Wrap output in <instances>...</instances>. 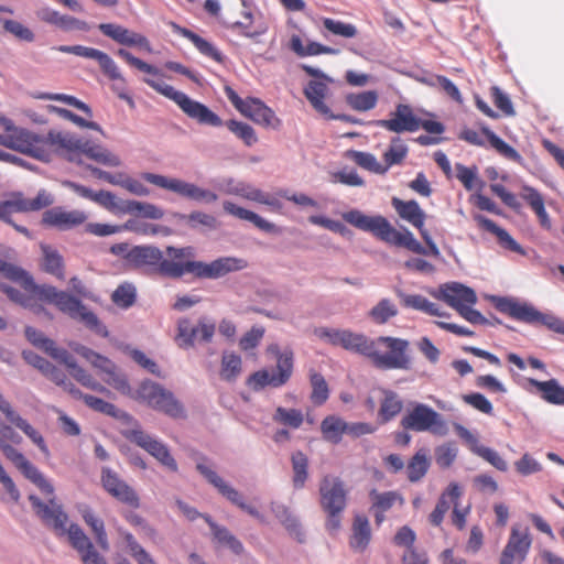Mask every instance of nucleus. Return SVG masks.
I'll return each mask as SVG.
<instances>
[{
    "label": "nucleus",
    "mask_w": 564,
    "mask_h": 564,
    "mask_svg": "<svg viewBox=\"0 0 564 564\" xmlns=\"http://www.w3.org/2000/svg\"><path fill=\"white\" fill-rule=\"evenodd\" d=\"M0 144L8 149L32 156L43 162L62 158L68 162L83 164L84 159L94 160L106 166H119L120 159L93 141L72 132L51 130L47 134H37L23 128L0 113Z\"/></svg>",
    "instance_id": "1"
},
{
    "label": "nucleus",
    "mask_w": 564,
    "mask_h": 564,
    "mask_svg": "<svg viewBox=\"0 0 564 564\" xmlns=\"http://www.w3.org/2000/svg\"><path fill=\"white\" fill-rule=\"evenodd\" d=\"M164 258L163 252L151 246L134 247L129 252V260L138 267H152L167 278L178 279L185 273H192L197 278L217 279L232 271H239L248 267V262L242 258L223 257L210 263L194 261L193 248L167 247Z\"/></svg>",
    "instance_id": "2"
},
{
    "label": "nucleus",
    "mask_w": 564,
    "mask_h": 564,
    "mask_svg": "<svg viewBox=\"0 0 564 564\" xmlns=\"http://www.w3.org/2000/svg\"><path fill=\"white\" fill-rule=\"evenodd\" d=\"M0 274L3 278L18 283L25 292H31L36 299H40L47 304H53L58 311L68 315L73 319L82 322L97 334L101 336L108 335L106 327L100 323L97 315L91 311H88L77 297L65 291L57 290L53 285H37L26 271L2 260H0Z\"/></svg>",
    "instance_id": "3"
},
{
    "label": "nucleus",
    "mask_w": 564,
    "mask_h": 564,
    "mask_svg": "<svg viewBox=\"0 0 564 564\" xmlns=\"http://www.w3.org/2000/svg\"><path fill=\"white\" fill-rule=\"evenodd\" d=\"M343 219L357 229L370 232L377 239L390 246L405 248L416 254H432L434 257L440 254L437 246L432 240L426 229L420 231V234L429 251L415 239L409 229H395L390 221L381 215L368 216L358 209H351L343 214Z\"/></svg>",
    "instance_id": "4"
},
{
    "label": "nucleus",
    "mask_w": 564,
    "mask_h": 564,
    "mask_svg": "<svg viewBox=\"0 0 564 564\" xmlns=\"http://www.w3.org/2000/svg\"><path fill=\"white\" fill-rule=\"evenodd\" d=\"M29 500L42 522L58 535L67 534L70 545L80 555L94 547L91 541L78 524L72 523L68 528L66 527L68 517L63 511L62 506L57 505L53 498L50 499L48 503H44L39 497L31 495Z\"/></svg>",
    "instance_id": "5"
},
{
    "label": "nucleus",
    "mask_w": 564,
    "mask_h": 564,
    "mask_svg": "<svg viewBox=\"0 0 564 564\" xmlns=\"http://www.w3.org/2000/svg\"><path fill=\"white\" fill-rule=\"evenodd\" d=\"M144 83L159 94L173 100L182 111L197 123L209 127H220L223 120L204 104L189 98L185 93L176 90L162 79L144 78Z\"/></svg>",
    "instance_id": "6"
},
{
    "label": "nucleus",
    "mask_w": 564,
    "mask_h": 564,
    "mask_svg": "<svg viewBox=\"0 0 564 564\" xmlns=\"http://www.w3.org/2000/svg\"><path fill=\"white\" fill-rule=\"evenodd\" d=\"M406 339L380 336L371 340L369 359L378 369H409L411 359L408 356Z\"/></svg>",
    "instance_id": "7"
},
{
    "label": "nucleus",
    "mask_w": 564,
    "mask_h": 564,
    "mask_svg": "<svg viewBox=\"0 0 564 564\" xmlns=\"http://www.w3.org/2000/svg\"><path fill=\"white\" fill-rule=\"evenodd\" d=\"M347 490L338 477L325 476L319 484V503L326 513L325 528L335 533L341 527V514L347 507Z\"/></svg>",
    "instance_id": "8"
},
{
    "label": "nucleus",
    "mask_w": 564,
    "mask_h": 564,
    "mask_svg": "<svg viewBox=\"0 0 564 564\" xmlns=\"http://www.w3.org/2000/svg\"><path fill=\"white\" fill-rule=\"evenodd\" d=\"M494 305L500 313L513 319L528 324L543 325L554 333L564 335V319L554 314L542 313L528 303L510 297H495Z\"/></svg>",
    "instance_id": "9"
},
{
    "label": "nucleus",
    "mask_w": 564,
    "mask_h": 564,
    "mask_svg": "<svg viewBox=\"0 0 564 564\" xmlns=\"http://www.w3.org/2000/svg\"><path fill=\"white\" fill-rule=\"evenodd\" d=\"M268 351L276 357L273 372L261 369L251 373L246 383L252 391H261L267 387L280 388L289 382L293 375L294 355L292 350L281 351L278 345H270Z\"/></svg>",
    "instance_id": "10"
},
{
    "label": "nucleus",
    "mask_w": 564,
    "mask_h": 564,
    "mask_svg": "<svg viewBox=\"0 0 564 564\" xmlns=\"http://www.w3.org/2000/svg\"><path fill=\"white\" fill-rule=\"evenodd\" d=\"M400 425L405 431L431 432L436 435L447 434L448 427L443 416L427 404L411 402Z\"/></svg>",
    "instance_id": "11"
},
{
    "label": "nucleus",
    "mask_w": 564,
    "mask_h": 564,
    "mask_svg": "<svg viewBox=\"0 0 564 564\" xmlns=\"http://www.w3.org/2000/svg\"><path fill=\"white\" fill-rule=\"evenodd\" d=\"M138 397L154 410L161 411L172 417H183V405L173 393L151 381H144L138 389Z\"/></svg>",
    "instance_id": "12"
},
{
    "label": "nucleus",
    "mask_w": 564,
    "mask_h": 564,
    "mask_svg": "<svg viewBox=\"0 0 564 564\" xmlns=\"http://www.w3.org/2000/svg\"><path fill=\"white\" fill-rule=\"evenodd\" d=\"M302 69L310 76L323 79V80H311L304 88V95L310 101L312 107L323 117L327 119H345V117L334 116L329 107L325 104L324 99L328 94L327 82L330 79L322 73L319 69L308 65H302Z\"/></svg>",
    "instance_id": "13"
},
{
    "label": "nucleus",
    "mask_w": 564,
    "mask_h": 564,
    "mask_svg": "<svg viewBox=\"0 0 564 564\" xmlns=\"http://www.w3.org/2000/svg\"><path fill=\"white\" fill-rule=\"evenodd\" d=\"M532 536L528 527L514 524L505 545L499 564H522L531 549Z\"/></svg>",
    "instance_id": "14"
},
{
    "label": "nucleus",
    "mask_w": 564,
    "mask_h": 564,
    "mask_svg": "<svg viewBox=\"0 0 564 564\" xmlns=\"http://www.w3.org/2000/svg\"><path fill=\"white\" fill-rule=\"evenodd\" d=\"M127 440L143 448L147 453L159 460L163 466L172 471H177V464L171 455L167 446L161 441L152 437L142 430L133 429L124 433Z\"/></svg>",
    "instance_id": "15"
},
{
    "label": "nucleus",
    "mask_w": 564,
    "mask_h": 564,
    "mask_svg": "<svg viewBox=\"0 0 564 564\" xmlns=\"http://www.w3.org/2000/svg\"><path fill=\"white\" fill-rule=\"evenodd\" d=\"M52 204V198L45 191H41L34 198H26L21 193L13 194L8 200L0 202V219L12 224L13 213L41 210Z\"/></svg>",
    "instance_id": "16"
},
{
    "label": "nucleus",
    "mask_w": 564,
    "mask_h": 564,
    "mask_svg": "<svg viewBox=\"0 0 564 564\" xmlns=\"http://www.w3.org/2000/svg\"><path fill=\"white\" fill-rule=\"evenodd\" d=\"M101 485L118 501L134 509L140 507V498L135 490L112 469L108 467L101 469Z\"/></svg>",
    "instance_id": "17"
},
{
    "label": "nucleus",
    "mask_w": 564,
    "mask_h": 564,
    "mask_svg": "<svg viewBox=\"0 0 564 564\" xmlns=\"http://www.w3.org/2000/svg\"><path fill=\"white\" fill-rule=\"evenodd\" d=\"M85 231L97 237H107L122 231H132L143 236H154L159 234V226L143 223L138 219H129L123 225L88 223L85 226Z\"/></svg>",
    "instance_id": "18"
},
{
    "label": "nucleus",
    "mask_w": 564,
    "mask_h": 564,
    "mask_svg": "<svg viewBox=\"0 0 564 564\" xmlns=\"http://www.w3.org/2000/svg\"><path fill=\"white\" fill-rule=\"evenodd\" d=\"M197 470L207 479L209 484H212L220 495H223L227 500H229L232 505L239 507L241 510L246 511L248 514L260 519V512L252 506L245 503L242 495L229 486L221 477L217 475L216 471L205 466L204 464H197Z\"/></svg>",
    "instance_id": "19"
},
{
    "label": "nucleus",
    "mask_w": 564,
    "mask_h": 564,
    "mask_svg": "<svg viewBox=\"0 0 564 564\" xmlns=\"http://www.w3.org/2000/svg\"><path fill=\"white\" fill-rule=\"evenodd\" d=\"M58 52L74 54L76 56L95 59L98 62L102 73L111 80L122 79L120 70L115 61L105 52L83 45H59Z\"/></svg>",
    "instance_id": "20"
},
{
    "label": "nucleus",
    "mask_w": 564,
    "mask_h": 564,
    "mask_svg": "<svg viewBox=\"0 0 564 564\" xmlns=\"http://www.w3.org/2000/svg\"><path fill=\"white\" fill-rule=\"evenodd\" d=\"M377 126L394 133L415 132L419 130V117L411 106L399 104L391 117L378 120Z\"/></svg>",
    "instance_id": "21"
},
{
    "label": "nucleus",
    "mask_w": 564,
    "mask_h": 564,
    "mask_svg": "<svg viewBox=\"0 0 564 564\" xmlns=\"http://www.w3.org/2000/svg\"><path fill=\"white\" fill-rule=\"evenodd\" d=\"M87 218V214L83 210H65L62 207H54L44 212L42 223L59 230H69L85 224Z\"/></svg>",
    "instance_id": "22"
},
{
    "label": "nucleus",
    "mask_w": 564,
    "mask_h": 564,
    "mask_svg": "<svg viewBox=\"0 0 564 564\" xmlns=\"http://www.w3.org/2000/svg\"><path fill=\"white\" fill-rule=\"evenodd\" d=\"M98 29L104 35L112 39L121 45L137 46L148 53L152 52L150 42L144 35L123 28L122 25L115 23H101Z\"/></svg>",
    "instance_id": "23"
},
{
    "label": "nucleus",
    "mask_w": 564,
    "mask_h": 564,
    "mask_svg": "<svg viewBox=\"0 0 564 564\" xmlns=\"http://www.w3.org/2000/svg\"><path fill=\"white\" fill-rule=\"evenodd\" d=\"M142 178L149 182L150 184L171 191L173 193L178 194L182 197L193 200H197L199 193L202 191V187L193 183H188L180 178L166 177L160 174L143 173Z\"/></svg>",
    "instance_id": "24"
},
{
    "label": "nucleus",
    "mask_w": 564,
    "mask_h": 564,
    "mask_svg": "<svg viewBox=\"0 0 564 564\" xmlns=\"http://www.w3.org/2000/svg\"><path fill=\"white\" fill-rule=\"evenodd\" d=\"M438 299L444 301L458 313L462 308L473 306L477 302L475 291L457 282L442 286L440 289Z\"/></svg>",
    "instance_id": "25"
},
{
    "label": "nucleus",
    "mask_w": 564,
    "mask_h": 564,
    "mask_svg": "<svg viewBox=\"0 0 564 564\" xmlns=\"http://www.w3.org/2000/svg\"><path fill=\"white\" fill-rule=\"evenodd\" d=\"M77 351L95 368H98L107 376L105 378L107 383L113 386L118 390H126L128 388L127 380L117 373L116 365L110 359L86 347H82Z\"/></svg>",
    "instance_id": "26"
},
{
    "label": "nucleus",
    "mask_w": 564,
    "mask_h": 564,
    "mask_svg": "<svg viewBox=\"0 0 564 564\" xmlns=\"http://www.w3.org/2000/svg\"><path fill=\"white\" fill-rule=\"evenodd\" d=\"M241 115L263 128L278 130L282 124L275 112L259 98L248 97V104Z\"/></svg>",
    "instance_id": "27"
},
{
    "label": "nucleus",
    "mask_w": 564,
    "mask_h": 564,
    "mask_svg": "<svg viewBox=\"0 0 564 564\" xmlns=\"http://www.w3.org/2000/svg\"><path fill=\"white\" fill-rule=\"evenodd\" d=\"M0 411L4 414L7 420L20 429L31 441L37 445L40 451L46 456L50 455L48 447L41 435L26 420L22 419L18 412H15L9 401L0 393Z\"/></svg>",
    "instance_id": "28"
},
{
    "label": "nucleus",
    "mask_w": 564,
    "mask_h": 564,
    "mask_svg": "<svg viewBox=\"0 0 564 564\" xmlns=\"http://www.w3.org/2000/svg\"><path fill=\"white\" fill-rule=\"evenodd\" d=\"M369 497L371 500L370 511L377 525H380L386 520L387 511L394 506L403 507L404 505L403 496L395 490L379 492L377 489H372L369 492Z\"/></svg>",
    "instance_id": "29"
},
{
    "label": "nucleus",
    "mask_w": 564,
    "mask_h": 564,
    "mask_svg": "<svg viewBox=\"0 0 564 564\" xmlns=\"http://www.w3.org/2000/svg\"><path fill=\"white\" fill-rule=\"evenodd\" d=\"M215 334V324L199 321L193 326L188 319L178 323V340L181 346H192L196 340L210 341Z\"/></svg>",
    "instance_id": "30"
},
{
    "label": "nucleus",
    "mask_w": 564,
    "mask_h": 564,
    "mask_svg": "<svg viewBox=\"0 0 564 564\" xmlns=\"http://www.w3.org/2000/svg\"><path fill=\"white\" fill-rule=\"evenodd\" d=\"M473 218L479 228L497 237L498 243L501 248L519 253L521 256L527 254L522 246L518 243L506 229L499 227L494 220L480 214L474 215Z\"/></svg>",
    "instance_id": "31"
},
{
    "label": "nucleus",
    "mask_w": 564,
    "mask_h": 564,
    "mask_svg": "<svg viewBox=\"0 0 564 564\" xmlns=\"http://www.w3.org/2000/svg\"><path fill=\"white\" fill-rule=\"evenodd\" d=\"M372 539L371 527L365 514H355L349 535V547L355 553H364Z\"/></svg>",
    "instance_id": "32"
},
{
    "label": "nucleus",
    "mask_w": 564,
    "mask_h": 564,
    "mask_svg": "<svg viewBox=\"0 0 564 564\" xmlns=\"http://www.w3.org/2000/svg\"><path fill=\"white\" fill-rule=\"evenodd\" d=\"M462 496L463 490L460 486L456 482H451L441 494L434 510L430 513V523L434 527H440L451 506H456Z\"/></svg>",
    "instance_id": "33"
},
{
    "label": "nucleus",
    "mask_w": 564,
    "mask_h": 564,
    "mask_svg": "<svg viewBox=\"0 0 564 564\" xmlns=\"http://www.w3.org/2000/svg\"><path fill=\"white\" fill-rule=\"evenodd\" d=\"M392 206L394 207L398 215L414 226L419 231L424 230V223L426 215L420 207L419 203L414 199L402 200L400 198H392Z\"/></svg>",
    "instance_id": "34"
},
{
    "label": "nucleus",
    "mask_w": 564,
    "mask_h": 564,
    "mask_svg": "<svg viewBox=\"0 0 564 564\" xmlns=\"http://www.w3.org/2000/svg\"><path fill=\"white\" fill-rule=\"evenodd\" d=\"M173 30L181 36L189 40L198 50V52L204 56H207L217 63L224 62V56L221 52L217 47H215L210 42L206 41L198 34L175 23H173Z\"/></svg>",
    "instance_id": "35"
},
{
    "label": "nucleus",
    "mask_w": 564,
    "mask_h": 564,
    "mask_svg": "<svg viewBox=\"0 0 564 564\" xmlns=\"http://www.w3.org/2000/svg\"><path fill=\"white\" fill-rule=\"evenodd\" d=\"M529 384L534 387L540 397L547 403L555 405H564V387L560 386L556 379L547 381H539L530 378Z\"/></svg>",
    "instance_id": "36"
},
{
    "label": "nucleus",
    "mask_w": 564,
    "mask_h": 564,
    "mask_svg": "<svg viewBox=\"0 0 564 564\" xmlns=\"http://www.w3.org/2000/svg\"><path fill=\"white\" fill-rule=\"evenodd\" d=\"M223 207L227 214H229L234 217H237L239 219H242V220H248V221L252 223L257 228H259L265 232H274L275 231L274 224L263 219L258 214H256L251 210H248V209L240 207V206H238L231 202H228V200L224 202Z\"/></svg>",
    "instance_id": "37"
},
{
    "label": "nucleus",
    "mask_w": 564,
    "mask_h": 564,
    "mask_svg": "<svg viewBox=\"0 0 564 564\" xmlns=\"http://www.w3.org/2000/svg\"><path fill=\"white\" fill-rule=\"evenodd\" d=\"M0 289L13 302L20 303L24 307L30 308L35 314H45L46 316H48L50 319H52V315L42 305V303H45V302L33 296V294L31 292H26V294H23L19 290H17L12 286H9L7 284H0Z\"/></svg>",
    "instance_id": "38"
},
{
    "label": "nucleus",
    "mask_w": 564,
    "mask_h": 564,
    "mask_svg": "<svg viewBox=\"0 0 564 564\" xmlns=\"http://www.w3.org/2000/svg\"><path fill=\"white\" fill-rule=\"evenodd\" d=\"M522 198L535 213L541 227L550 230L552 223L545 210L543 196L535 188L531 186H523Z\"/></svg>",
    "instance_id": "39"
},
{
    "label": "nucleus",
    "mask_w": 564,
    "mask_h": 564,
    "mask_svg": "<svg viewBox=\"0 0 564 564\" xmlns=\"http://www.w3.org/2000/svg\"><path fill=\"white\" fill-rule=\"evenodd\" d=\"M383 398L380 402L379 419L381 422L387 423L393 420L402 412L403 401L400 395L392 390H382Z\"/></svg>",
    "instance_id": "40"
},
{
    "label": "nucleus",
    "mask_w": 564,
    "mask_h": 564,
    "mask_svg": "<svg viewBox=\"0 0 564 564\" xmlns=\"http://www.w3.org/2000/svg\"><path fill=\"white\" fill-rule=\"evenodd\" d=\"M43 254L42 268L45 272L63 280L65 278V264L63 256L48 245H41Z\"/></svg>",
    "instance_id": "41"
},
{
    "label": "nucleus",
    "mask_w": 564,
    "mask_h": 564,
    "mask_svg": "<svg viewBox=\"0 0 564 564\" xmlns=\"http://www.w3.org/2000/svg\"><path fill=\"white\" fill-rule=\"evenodd\" d=\"M398 296L401 299L402 304L405 307H410L416 311H421L431 316H447L446 313L442 312L440 307L430 302L426 297L420 294H405L401 291L398 292Z\"/></svg>",
    "instance_id": "42"
},
{
    "label": "nucleus",
    "mask_w": 564,
    "mask_h": 564,
    "mask_svg": "<svg viewBox=\"0 0 564 564\" xmlns=\"http://www.w3.org/2000/svg\"><path fill=\"white\" fill-rule=\"evenodd\" d=\"M204 520L209 525L215 540L229 547L237 555L243 552L242 543L227 528L218 525L209 516H204Z\"/></svg>",
    "instance_id": "43"
},
{
    "label": "nucleus",
    "mask_w": 564,
    "mask_h": 564,
    "mask_svg": "<svg viewBox=\"0 0 564 564\" xmlns=\"http://www.w3.org/2000/svg\"><path fill=\"white\" fill-rule=\"evenodd\" d=\"M173 217L176 220L184 223L187 227L192 229L205 227L207 229L214 230L218 227V221L216 217L199 210H195L189 214L175 213Z\"/></svg>",
    "instance_id": "44"
},
{
    "label": "nucleus",
    "mask_w": 564,
    "mask_h": 564,
    "mask_svg": "<svg viewBox=\"0 0 564 564\" xmlns=\"http://www.w3.org/2000/svg\"><path fill=\"white\" fill-rule=\"evenodd\" d=\"M82 517L85 523L90 528L97 544L102 551H108L110 545L105 530L104 521L98 518L90 508H85L82 511Z\"/></svg>",
    "instance_id": "45"
},
{
    "label": "nucleus",
    "mask_w": 564,
    "mask_h": 564,
    "mask_svg": "<svg viewBox=\"0 0 564 564\" xmlns=\"http://www.w3.org/2000/svg\"><path fill=\"white\" fill-rule=\"evenodd\" d=\"M321 432L324 440L338 444L343 434H346V422L338 416L328 415L321 423Z\"/></svg>",
    "instance_id": "46"
},
{
    "label": "nucleus",
    "mask_w": 564,
    "mask_h": 564,
    "mask_svg": "<svg viewBox=\"0 0 564 564\" xmlns=\"http://www.w3.org/2000/svg\"><path fill=\"white\" fill-rule=\"evenodd\" d=\"M290 48L299 56H315L321 54H336L337 51L317 42H310L304 45L299 35L290 40Z\"/></svg>",
    "instance_id": "47"
},
{
    "label": "nucleus",
    "mask_w": 564,
    "mask_h": 564,
    "mask_svg": "<svg viewBox=\"0 0 564 564\" xmlns=\"http://www.w3.org/2000/svg\"><path fill=\"white\" fill-rule=\"evenodd\" d=\"M341 339V348L369 358L372 339L368 338L364 334H357L349 329H346L345 335Z\"/></svg>",
    "instance_id": "48"
},
{
    "label": "nucleus",
    "mask_w": 564,
    "mask_h": 564,
    "mask_svg": "<svg viewBox=\"0 0 564 564\" xmlns=\"http://www.w3.org/2000/svg\"><path fill=\"white\" fill-rule=\"evenodd\" d=\"M429 467L430 460L426 451L423 448L419 449L408 463V479L411 482H417L426 475Z\"/></svg>",
    "instance_id": "49"
},
{
    "label": "nucleus",
    "mask_w": 564,
    "mask_h": 564,
    "mask_svg": "<svg viewBox=\"0 0 564 564\" xmlns=\"http://www.w3.org/2000/svg\"><path fill=\"white\" fill-rule=\"evenodd\" d=\"M482 134L486 137L487 141L490 143V145L502 156L506 159L521 163L522 156L520 153L509 145L507 142H505L500 137H498L494 131H491L489 128L484 127L481 129Z\"/></svg>",
    "instance_id": "50"
},
{
    "label": "nucleus",
    "mask_w": 564,
    "mask_h": 564,
    "mask_svg": "<svg viewBox=\"0 0 564 564\" xmlns=\"http://www.w3.org/2000/svg\"><path fill=\"white\" fill-rule=\"evenodd\" d=\"M121 212L131 215H141L149 219H161L164 216L163 209L156 205L138 200H128L121 208Z\"/></svg>",
    "instance_id": "51"
},
{
    "label": "nucleus",
    "mask_w": 564,
    "mask_h": 564,
    "mask_svg": "<svg viewBox=\"0 0 564 564\" xmlns=\"http://www.w3.org/2000/svg\"><path fill=\"white\" fill-rule=\"evenodd\" d=\"M18 469L46 496H53V486L44 478L42 473L26 458L19 465Z\"/></svg>",
    "instance_id": "52"
},
{
    "label": "nucleus",
    "mask_w": 564,
    "mask_h": 564,
    "mask_svg": "<svg viewBox=\"0 0 564 564\" xmlns=\"http://www.w3.org/2000/svg\"><path fill=\"white\" fill-rule=\"evenodd\" d=\"M18 469L46 496H53V486L44 478L42 473L26 458L19 465Z\"/></svg>",
    "instance_id": "53"
},
{
    "label": "nucleus",
    "mask_w": 564,
    "mask_h": 564,
    "mask_svg": "<svg viewBox=\"0 0 564 564\" xmlns=\"http://www.w3.org/2000/svg\"><path fill=\"white\" fill-rule=\"evenodd\" d=\"M242 370L241 357L235 352H224L221 357L220 377L225 381H235Z\"/></svg>",
    "instance_id": "54"
},
{
    "label": "nucleus",
    "mask_w": 564,
    "mask_h": 564,
    "mask_svg": "<svg viewBox=\"0 0 564 564\" xmlns=\"http://www.w3.org/2000/svg\"><path fill=\"white\" fill-rule=\"evenodd\" d=\"M292 469H293V487L295 489H301L304 487L308 473V459L307 456L301 452H294L291 456Z\"/></svg>",
    "instance_id": "55"
},
{
    "label": "nucleus",
    "mask_w": 564,
    "mask_h": 564,
    "mask_svg": "<svg viewBox=\"0 0 564 564\" xmlns=\"http://www.w3.org/2000/svg\"><path fill=\"white\" fill-rule=\"evenodd\" d=\"M310 382L312 386L311 401L315 405L324 404L329 397L328 384L319 372L310 370Z\"/></svg>",
    "instance_id": "56"
},
{
    "label": "nucleus",
    "mask_w": 564,
    "mask_h": 564,
    "mask_svg": "<svg viewBox=\"0 0 564 564\" xmlns=\"http://www.w3.org/2000/svg\"><path fill=\"white\" fill-rule=\"evenodd\" d=\"M346 101L350 108L357 111H368L376 107L378 94L375 90L349 94Z\"/></svg>",
    "instance_id": "57"
},
{
    "label": "nucleus",
    "mask_w": 564,
    "mask_h": 564,
    "mask_svg": "<svg viewBox=\"0 0 564 564\" xmlns=\"http://www.w3.org/2000/svg\"><path fill=\"white\" fill-rule=\"evenodd\" d=\"M368 315L376 324H386L398 315V307L391 300L382 299L369 311Z\"/></svg>",
    "instance_id": "58"
},
{
    "label": "nucleus",
    "mask_w": 564,
    "mask_h": 564,
    "mask_svg": "<svg viewBox=\"0 0 564 564\" xmlns=\"http://www.w3.org/2000/svg\"><path fill=\"white\" fill-rule=\"evenodd\" d=\"M273 421L278 424L289 426L293 430L299 429L304 421V416L301 410L299 409H286L283 406H278L273 416Z\"/></svg>",
    "instance_id": "59"
},
{
    "label": "nucleus",
    "mask_w": 564,
    "mask_h": 564,
    "mask_svg": "<svg viewBox=\"0 0 564 564\" xmlns=\"http://www.w3.org/2000/svg\"><path fill=\"white\" fill-rule=\"evenodd\" d=\"M275 517L288 530V532L295 536L297 541L303 542L304 533L299 519L286 507H279L275 511Z\"/></svg>",
    "instance_id": "60"
},
{
    "label": "nucleus",
    "mask_w": 564,
    "mask_h": 564,
    "mask_svg": "<svg viewBox=\"0 0 564 564\" xmlns=\"http://www.w3.org/2000/svg\"><path fill=\"white\" fill-rule=\"evenodd\" d=\"M456 177L464 185L467 191H471L476 187L481 188L484 182L478 177L477 166H465L462 163L455 164Z\"/></svg>",
    "instance_id": "61"
},
{
    "label": "nucleus",
    "mask_w": 564,
    "mask_h": 564,
    "mask_svg": "<svg viewBox=\"0 0 564 564\" xmlns=\"http://www.w3.org/2000/svg\"><path fill=\"white\" fill-rule=\"evenodd\" d=\"M349 158L360 167L370 171L376 174L387 173V166L379 163L376 156L371 153L361 151H351Z\"/></svg>",
    "instance_id": "62"
},
{
    "label": "nucleus",
    "mask_w": 564,
    "mask_h": 564,
    "mask_svg": "<svg viewBox=\"0 0 564 564\" xmlns=\"http://www.w3.org/2000/svg\"><path fill=\"white\" fill-rule=\"evenodd\" d=\"M408 155V147L403 144L400 138H393L390 147L383 153L384 165L387 171L392 165L401 164Z\"/></svg>",
    "instance_id": "63"
},
{
    "label": "nucleus",
    "mask_w": 564,
    "mask_h": 564,
    "mask_svg": "<svg viewBox=\"0 0 564 564\" xmlns=\"http://www.w3.org/2000/svg\"><path fill=\"white\" fill-rule=\"evenodd\" d=\"M226 127L237 138L242 140L247 147H251L258 141L254 129L246 122L232 119L226 122Z\"/></svg>",
    "instance_id": "64"
}]
</instances>
